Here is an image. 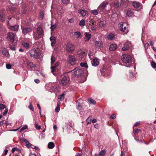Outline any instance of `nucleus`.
Wrapping results in <instances>:
<instances>
[{
    "label": "nucleus",
    "instance_id": "obj_21",
    "mask_svg": "<svg viewBox=\"0 0 156 156\" xmlns=\"http://www.w3.org/2000/svg\"><path fill=\"white\" fill-rule=\"evenodd\" d=\"M133 5L135 8H138L140 6V4L138 2H134L132 3Z\"/></svg>",
    "mask_w": 156,
    "mask_h": 156
},
{
    "label": "nucleus",
    "instance_id": "obj_48",
    "mask_svg": "<svg viewBox=\"0 0 156 156\" xmlns=\"http://www.w3.org/2000/svg\"><path fill=\"white\" fill-rule=\"evenodd\" d=\"M64 98V94H62L61 95L59 96V99H60L61 100H63Z\"/></svg>",
    "mask_w": 156,
    "mask_h": 156
},
{
    "label": "nucleus",
    "instance_id": "obj_39",
    "mask_svg": "<svg viewBox=\"0 0 156 156\" xmlns=\"http://www.w3.org/2000/svg\"><path fill=\"white\" fill-rule=\"evenodd\" d=\"M105 153V151L104 150H103L100 151L99 155L101 156H104Z\"/></svg>",
    "mask_w": 156,
    "mask_h": 156
},
{
    "label": "nucleus",
    "instance_id": "obj_63",
    "mask_svg": "<svg viewBox=\"0 0 156 156\" xmlns=\"http://www.w3.org/2000/svg\"><path fill=\"white\" fill-rule=\"evenodd\" d=\"M125 154V152H124L122 150L121 151V154L120 156H124Z\"/></svg>",
    "mask_w": 156,
    "mask_h": 156
},
{
    "label": "nucleus",
    "instance_id": "obj_64",
    "mask_svg": "<svg viewBox=\"0 0 156 156\" xmlns=\"http://www.w3.org/2000/svg\"><path fill=\"white\" fill-rule=\"evenodd\" d=\"M23 141L25 142L26 144L28 142H29V141H27V139H23Z\"/></svg>",
    "mask_w": 156,
    "mask_h": 156
},
{
    "label": "nucleus",
    "instance_id": "obj_10",
    "mask_svg": "<svg viewBox=\"0 0 156 156\" xmlns=\"http://www.w3.org/2000/svg\"><path fill=\"white\" fill-rule=\"evenodd\" d=\"M7 24L9 25L8 28L10 30H13L14 31H17L19 28V25H16L14 26H11L10 24L9 21H8Z\"/></svg>",
    "mask_w": 156,
    "mask_h": 156
},
{
    "label": "nucleus",
    "instance_id": "obj_26",
    "mask_svg": "<svg viewBox=\"0 0 156 156\" xmlns=\"http://www.w3.org/2000/svg\"><path fill=\"white\" fill-rule=\"evenodd\" d=\"M37 34L41 36L43 34V30L41 28L38 27L37 28Z\"/></svg>",
    "mask_w": 156,
    "mask_h": 156
},
{
    "label": "nucleus",
    "instance_id": "obj_35",
    "mask_svg": "<svg viewBox=\"0 0 156 156\" xmlns=\"http://www.w3.org/2000/svg\"><path fill=\"white\" fill-rule=\"evenodd\" d=\"M108 5V3L107 2H103L102 4L100 5L102 6V8H103L105 10V7L107 6V5Z\"/></svg>",
    "mask_w": 156,
    "mask_h": 156
},
{
    "label": "nucleus",
    "instance_id": "obj_14",
    "mask_svg": "<svg viewBox=\"0 0 156 156\" xmlns=\"http://www.w3.org/2000/svg\"><path fill=\"white\" fill-rule=\"evenodd\" d=\"M78 12L83 16H86L88 14L87 11L85 10L80 9L78 10Z\"/></svg>",
    "mask_w": 156,
    "mask_h": 156
},
{
    "label": "nucleus",
    "instance_id": "obj_17",
    "mask_svg": "<svg viewBox=\"0 0 156 156\" xmlns=\"http://www.w3.org/2000/svg\"><path fill=\"white\" fill-rule=\"evenodd\" d=\"M95 45L96 47L99 48L102 46V42L101 41H96Z\"/></svg>",
    "mask_w": 156,
    "mask_h": 156
},
{
    "label": "nucleus",
    "instance_id": "obj_41",
    "mask_svg": "<svg viewBox=\"0 0 156 156\" xmlns=\"http://www.w3.org/2000/svg\"><path fill=\"white\" fill-rule=\"evenodd\" d=\"M20 151V152L21 151L19 149H18L17 148L15 147L13 148L12 149V153H14L15 151Z\"/></svg>",
    "mask_w": 156,
    "mask_h": 156
},
{
    "label": "nucleus",
    "instance_id": "obj_56",
    "mask_svg": "<svg viewBox=\"0 0 156 156\" xmlns=\"http://www.w3.org/2000/svg\"><path fill=\"white\" fill-rule=\"evenodd\" d=\"M6 67L8 69H11V65L9 64H7L6 65Z\"/></svg>",
    "mask_w": 156,
    "mask_h": 156
},
{
    "label": "nucleus",
    "instance_id": "obj_9",
    "mask_svg": "<svg viewBox=\"0 0 156 156\" xmlns=\"http://www.w3.org/2000/svg\"><path fill=\"white\" fill-rule=\"evenodd\" d=\"M70 79L68 76H64L61 81V84L63 86L67 84L69 82Z\"/></svg>",
    "mask_w": 156,
    "mask_h": 156
},
{
    "label": "nucleus",
    "instance_id": "obj_34",
    "mask_svg": "<svg viewBox=\"0 0 156 156\" xmlns=\"http://www.w3.org/2000/svg\"><path fill=\"white\" fill-rule=\"evenodd\" d=\"M88 101L90 104H93L94 105L96 103V101L91 98H89L88 99Z\"/></svg>",
    "mask_w": 156,
    "mask_h": 156
},
{
    "label": "nucleus",
    "instance_id": "obj_7",
    "mask_svg": "<svg viewBox=\"0 0 156 156\" xmlns=\"http://www.w3.org/2000/svg\"><path fill=\"white\" fill-rule=\"evenodd\" d=\"M75 47L74 45L70 43H68L66 45V50L69 52L74 51L75 50Z\"/></svg>",
    "mask_w": 156,
    "mask_h": 156
},
{
    "label": "nucleus",
    "instance_id": "obj_55",
    "mask_svg": "<svg viewBox=\"0 0 156 156\" xmlns=\"http://www.w3.org/2000/svg\"><path fill=\"white\" fill-rule=\"evenodd\" d=\"M10 49L12 50H16L15 48L13 46H10Z\"/></svg>",
    "mask_w": 156,
    "mask_h": 156
},
{
    "label": "nucleus",
    "instance_id": "obj_12",
    "mask_svg": "<svg viewBox=\"0 0 156 156\" xmlns=\"http://www.w3.org/2000/svg\"><path fill=\"white\" fill-rule=\"evenodd\" d=\"M131 45V43L129 41H126L124 43L123 47L122 48V51H126L128 50Z\"/></svg>",
    "mask_w": 156,
    "mask_h": 156
},
{
    "label": "nucleus",
    "instance_id": "obj_31",
    "mask_svg": "<svg viewBox=\"0 0 156 156\" xmlns=\"http://www.w3.org/2000/svg\"><path fill=\"white\" fill-rule=\"evenodd\" d=\"M2 53L3 55L6 56H7L9 55L8 51L6 49H3L2 51Z\"/></svg>",
    "mask_w": 156,
    "mask_h": 156
},
{
    "label": "nucleus",
    "instance_id": "obj_42",
    "mask_svg": "<svg viewBox=\"0 0 156 156\" xmlns=\"http://www.w3.org/2000/svg\"><path fill=\"white\" fill-rule=\"evenodd\" d=\"M151 65L152 68H156V64L154 62L152 61L151 62Z\"/></svg>",
    "mask_w": 156,
    "mask_h": 156
},
{
    "label": "nucleus",
    "instance_id": "obj_36",
    "mask_svg": "<svg viewBox=\"0 0 156 156\" xmlns=\"http://www.w3.org/2000/svg\"><path fill=\"white\" fill-rule=\"evenodd\" d=\"M98 11L97 9H94L91 11V13L92 14L94 15H97L98 14Z\"/></svg>",
    "mask_w": 156,
    "mask_h": 156
},
{
    "label": "nucleus",
    "instance_id": "obj_52",
    "mask_svg": "<svg viewBox=\"0 0 156 156\" xmlns=\"http://www.w3.org/2000/svg\"><path fill=\"white\" fill-rule=\"evenodd\" d=\"M92 20L91 19H89L87 21V23L89 24L90 26L91 25Z\"/></svg>",
    "mask_w": 156,
    "mask_h": 156
},
{
    "label": "nucleus",
    "instance_id": "obj_32",
    "mask_svg": "<svg viewBox=\"0 0 156 156\" xmlns=\"http://www.w3.org/2000/svg\"><path fill=\"white\" fill-rule=\"evenodd\" d=\"M22 44L26 48H28L30 47V44L28 43L24 42L22 43Z\"/></svg>",
    "mask_w": 156,
    "mask_h": 156
},
{
    "label": "nucleus",
    "instance_id": "obj_40",
    "mask_svg": "<svg viewBox=\"0 0 156 156\" xmlns=\"http://www.w3.org/2000/svg\"><path fill=\"white\" fill-rule=\"evenodd\" d=\"M51 65L55 61V57L53 56H52L51 58Z\"/></svg>",
    "mask_w": 156,
    "mask_h": 156
},
{
    "label": "nucleus",
    "instance_id": "obj_1",
    "mask_svg": "<svg viewBox=\"0 0 156 156\" xmlns=\"http://www.w3.org/2000/svg\"><path fill=\"white\" fill-rule=\"evenodd\" d=\"M72 72L73 73L72 76L75 77H79L83 73V70L82 68H76L69 72Z\"/></svg>",
    "mask_w": 156,
    "mask_h": 156
},
{
    "label": "nucleus",
    "instance_id": "obj_53",
    "mask_svg": "<svg viewBox=\"0 0 156 156\" xmlns=\"http://www.w3.org/2000/svg\"><path fill=\"white\" fill-rule=\"evenodd\" d=\"M62 2L65 4H67L69 3L68 0H62Z\"/></svg>",
    "mask_w": 156,
    "mask_h": 156
},
{
    "label": "nucleus",
    "instance_id": "obj_43",
    "mask_svg": "<svg viewBox=\"0 0 156 156\" xmlns=\"http://www.w3.org/2000/svg\"><path fill=\"white\" fill-rule=\"evenodd\" d=\"M5 108V106L3 104H0V111Z\"/></svg>",
    "mask_w": 156,
    "mask_h": 156
},
{
    "label": "nucleus",
    "instance_id": "obj_13",
    "mask_svg": "<svg viewBox=\"0 0 156 156\" xmlns=\"http://www.w3.org/2000/svg\"><path fill=\"white\" fill-rule=\"evenodd\" d=\"M106 24V21L103 19L100 20L98 23V25L100 27H104Z\"/></svg>",
    "mask_w": 156,
    "mask_h": 156
},
{
    "label": "nucleus",
    "instance_id": "obj_62",
    "mask_svg": "<svg viewBox=\"0 0 156 156\" xmlns=\"http://www.w3.org/2000/svg\"><path fill=\"white\" fill-rule=\"evenodd\" d=\"M34 82L37 83H39L40 82V81L38 79H36L34 80Z\"/></svg>",
    "mask_w": 156,
    "mask_h": 156
},
{
    "label": "nucleus",
    "instance_id": "obj_23",
    "mask_svg": "<svg viewBox=\"0 0 156 156\" xmlns=\"http://www.w3.org/2000/svg\"><path fill=\"white\" fill-rule=\"evenodd\" d=\"M61 103L59 101L58 102L57 105V106L55 109V111L56 112H58L60 109V105Z\"/></svg>",
    "mask_w": 156,
    "mask_h": 156
},
{
    "label": "nucleus",
    "instance_id": "obj_24",
    "mask_svg": "<svg viewBox=\"0 0 156 156\" xmlns=\"http://www.w3.org/2000/svg\"><path fill=\"white\" fill-rule=\"evenodd\" d=\"M74 35L77 38H79L82 37L81 33L79 31L74 32Z\"/></svg>",
    "mask_w": 156,
    "mask_h": 156
},
{
    "label": "nucleus",
    "instance_id": "obj_50",
    "mask_svg": "<svg viewBox=\"0 0 156 156\" xmlns=\"http://www.w3.org/2000/svg\"><path fill=\"white\" fill-rule=\"evenodd\" d=\"M134 127H133V133H138L139 132V130L138 129H134Z\"/></svg>",
    "mask_w": 156,
    "mask_h": 156
},
{
    "label": "nucleus",
    "instance_id": "obj_38",
    "mask_svg": "<svg viewBox=\"0 0 156 156\" xmlns=\"http://www.w3.org/2000/svg\"><path fill=\"white\" fill-rule=\"evenodd\" d=\"M27 65L30 66V68H33L35 66V65L33 63L28 62H27Z\"/></svg>",
    "mask_w": 156,
    "mask_h": 156
},
{
    "label": "nucleus",
    "instance_id": "obj_44",
    "mask_svg": "<svg viewBox=\"0 0 156 156\" xmlns=\"http://www.w3.org/2000/svg\"><path fill=\"white\" fill-rule=\"evenodd\" d=\"M114 5L115 8H117L120 5V4L119 2H116L114 4Z\"/></svg>",
    "mask_w": 156,
    "mask_h": 156
},
{
    "label": "nucleus",
    "instance_id": "obj_2",
    "mask_svg": "<svg viewBox=\"0 0 156 156\" xmlns=\"http://www.w3.org/2000/svg\"><path fill=\"white\" fill-rule=\"evenodd\" d=\"M121 59L124 63L127 64L131 62L132 58L130 55L126 54L122 56Z\"/></svg>",
    "mask_w": 156,
    "mask_h": 156
},
{
    "label": "nucleus",
    "instance_id": "obj_5",
    "mask_svg": "<svg viewBox=\"0 0 156 156\" xmlns=\"http://www.w3.org/2000/svg\"><path fill=\"white\" fill-rule=\"evenodd\" d=\"M29 53L31 57L37 58L39 56V54L38 53L35 49H33L29 51Z\"/></svg>",
    "mask_w": 156,
    "mask_h": 156
},
{
    "label": "nucleus",
    "instance_id": "obj_8",
    "mask_svg": "<svg viewBox=\"0 0 156 156\" xmlns=\"http://www.w3.org/2000/svg\"><path fill=\"white\" fill-rule=\"evenodd\" d=\"M21 29L22 33L24 35H26L27 33L32 31V29L30 27H24L21 26Z\"/></svg>",
    "mask_w": 156,
    "mask_h": 156
},
{
    "label": "nucleus",
    "instance_id": "obj_29",
    "mask_svg": "<svg viewBox=\"0 0 156 156\" xmlns=\"http://www.w3.org/2000/svg\"><path fill=\"white\" fill-rule=\"evenodd\" d=\"M55 147V144L52 142H50L48 144V147L50 149H52Z\"/></svg>",
    "mask_w": 156,
    "mask_h": 156
},
{
    "label": "nucleus",
    "instance_id": "obj_18",
    "mask_svg": "<svg viewBox=\"0 0 156 156\" xmlns=\"http://www.w3.org/2000/svg\"><path fill=\"white\" fill-rule=\"evenodd\" d=\"M126 15L129 17L134 16V12L131 9L128 10L126 13Z\"/></svg>",
    "mask_w": 156,
    "mask_h": 156
},
{
    "label": "nucleus",
    "instance_id": "obj_11",
    "mask_svg": "<svg viewBox=\"0 0 156 156\" xmlns=\"http://www.w3.org/2000/svg\"><path fill=\"white\" fill-rule=\"evenodd\" d=\"M59 63V62H57L54 66H51V73L54 75H55L56 74V71L57 70L56 67L58 66Z\"/></svg>",
    "mask_w": 156,
    "mask_h": 156
},
{
    "label": "nucleus",
    "instance_id": "obj_30",
    "mask_svg": "<svg viewBox=\"0 0 156 156\" xmlns=\"http://www.w3.org/2000/svg\"><path fill=\"white\" fill-rule=\"evenodd\" d=\"M76 107L77 109L80 110H82V106L80 104V103L78 101L76 103Z\"/></svg>",
    "mask_w": 156,
    "mask_h": 156
},
{
    "label": "nucleus",
    "instance_id": "obj_27",
    "mask_svg": "<svg viewBox=\"0 0 156 156\" xmlns=\"http://www.w3.org/2000/svg\"><path fill=\"white\" fill-rule=\"evenodd\" d=\"M85 22L84 19H82L79 23V25L81 27H84L85 25Z\"/></svg>",
    "mask_w": 156,
    "mask_h": 156
},
{
    "label": "nucleus",
    "instance_id": "obj_58",
    "mask_svg": "<svg viewBox=\"0 0 156 156\" xmlns=\"http://www.w3.org/2000/svg\"><path fill=\"white\" fill-rule=\"evenodd\" d=\"M28 107L32 111H33L34 109V107L31 105V104H30V105Z\"/></svg>",
    "mask_w": 156,
    "mask_h": 156
},
{
    "label": "nucleus",
    "instance_id": "obj_37",
    "mask_svg": "<svg viewBox=\"0 0 156 156\" xmlns=\"http://www.w3.org/2000/svg\"><path fill=\"white\" fill-rule=\"evenodd\" d=\"M96 24L94 25H91L90 26L91 29L94 32H95L96 30Z\"/></svg>",
    "mask_w": 156,
    "mask_h": 156
},
{
    "label": "nucleus",
    "instance_id": "obj_19",
    "mask_svg": "<svg viewBox=\"0 0 156 156\" xmlns=\"http://www.w3.org/2000/svg\"><path fill=\"white\" fill-rule=\"evenodd\" d=\"M3 11H0V21L3 22L5 21V17L3 15Z\"/></svg>",
    "mask_w": 156,
    "mask_h": 156
},
{
    "label": "nucleus",
    "instance_id": "obj_20",
    "mask_svg": "<svg viewBox=\"0 0 156 156\" xmlns=\"http://www.w3.org/2000/svg\"><path fill=\"white\" fill-rule=\"evenodd\" d=\"M117 48V45L115 44H112L110 45L109 50L111 51L115 50Z\"/></svg>",
    "mask_w": 156,
    "mask_h": 156
},
{
    "label": "nucleus",
    "instance_id": "obj_60",
    "mask_svg": "<svg viewBox=\"0 0 156 156\" xmlns=\"http://www.w3.org/2000/svg\"><path fill=\"white\" fill-rule=\"evenodd\" d=\"M8 110L7 109H5V111L4 112H3V114L4 115H5L8 112Z\"/></svg>",
    "mask_w": 156,
    "mask_h": 156
},
{
    "label": "nucleus",
    "instance_id": "obj_3",
    "mask_svg": "<svg viewBox=\"0 0 156 156\" xmlns=\"http://www.w3.org/2000/svg\"><path fill=\"white\" fill-rule=\"evenodd\" d=\"M86 55V53L80 50L77 52L76 56L79 60L83 61L84 60Z\"/></svg>",
    "mask_w": 156,
    "mask_h": 156
},
{
    "label": "nucleus",
    "instance_id": "obj_33",
    "mask_svg": "<svg viewBox=\"0 0 156 156\" xmlns=\"http://www.w3.org/2000/svg\"><path fill=\"white\" fill-rule=\"evenodd\" d=\"M80 65L81 67H84L87 69L88 68V66L87 63L81 62L80 63Z\"/></svg>",
    "mask_w": 156,
    "mask_h": 156
},
{
    "label": "nucleus",
    "instance_id": "obj_28",
    "mask_svg": "<svg viewBox=\"0 0 156 156\" xmlns=\"http://www.w3.org/2000/svg\"><path fill=\"white\" fill-rule=\"evenodd\" d=\"M98 10L99 12L100 13H102L104 12L105 11V9L102 8V6L101 5H100L98 6Z\"/></svg>",
    "mask_w": 156,
    "mask_h": 156
},
{
    "label": "nucleus",
    "instance_id": "obj_45",
    "mask_svg": "<svg viewBox=\"0 0 156 156\" xmlns=\"http://www.w3.org/2000/svg\"><path fill=\"white\" fill-rule=\"evenodd\" d=\"M56 28V26L55 25H52L51 24V30H53Z\"/></svg>",
    "mask_w": 156,
    "mask_h": 156
},
{
    "label": "nucleus",
    "instance_id": "obj_46",
    "mask_svg": "<svg viewBox=\"0 0 156 156\" xmlns=\"http://www.w3.org/2000/svg\"><path fill=\"white\" fill-rule=\"evenodd\" d=\"M44 13L42 11H41L40 12V18L41 19H43L44 18Z\"/></svg>",
    "mask_w": 156,
    "mask_h": 156
},
{
    "label": "nucleus",
    "instance_id": "obj_54",
    "mask_svg": "<svg viewBox=\"0 0 156 156\" xmlns=\"http://www.w3.org/2000/svg\"><path fill=\"white\" fill-rule=\"evenodd\" d=\"M56 43V40L55 41H51V45L52 46H54L55 44Z\"/></svg>",
    "mask_w": 156,
    "mask_h": 156
},
{
    "label": "nucleus",
    "instance_id": "obj_61",
    "mask_svg": "<svg viewBox=\"0 0 156 156\" xmlns=\"http://www.w3.org/2000/svg\"><path fill=\"white\" fill-rule=\"evenodd\" d=\"M8 150L7 149H5L4 152V154L5 155H6L7 154L8 152Z\"/></svg>",
    "mask_w": 156,
    "mask_h": 156
},
{
    "label": "nucleus",
    "instance_id": "obj_22",
    "mask_svg": "<svg viewBox=\"0 0 156 156\" xmlns=\"http://www.w3.org/2000/svg\"><path fill=\"white\" fill-rule=\"evenodd\" d=\"M115 37V35L112 33L109 34L107 37V39L109 40H112L114 39Z\"/></svg>",
    "mask_w": 156,
    "mask_h": 156
},
{
    "label": "nucleus",
    "instance_id": "obj_57",
    "mask_svg": "<svg viewBox=\"0 0 156 156\" xmlns=\"http://www.w3.org/2000/svg\"><path fill=\"white\" fill-rule=\"evenodd\" d=\"M111 118L112 119H114L116 118V116L114 114H112L111 115Z\"/></svg>",
    "mask_w": 156,
    "mask_h": 156
},
{
    "label": "nucleus",
    "instance_id": "obj_15",
    "mask_svg": "<svg viewBox=\"0 0 156 156\" xmlns=\"http://www.w3.org/2000/svg\"><path fill=\"white\" fill-rule=\"evenodd\" d=\"M98 59L97 58H94L91 61V64L92 66H96L99 64Z\"/></svg>",
    "mask_w": 156,
    "mask_h": 156
},
{
    "label": "nucleus",
    "instance_id": "obj_6",
    "mask_svg": "<svg viewBox=\"0 0 156 156\" xmlns=\"http://www.w3.org/2000/svg\"><path fill=\"white\" fill-rule=\"evenodd\" d=\"M68 62L69 64L71 65H75L76 62V60L74 56L69 55L68 56Z\"/></svg>",
    "mask_w": 156,
    "mask_h": 156
},
{
    "label": "nucleus",
    "instance_id": "obj_47",
    "mask_svg": "<svg viewBox=\"0 0 156 156\" xmlns=\"http://www.w3.org/2000/svg\"><path fill=\"white\" fill-rule=\"evenodd\" d=\"M35 127L37 129L39 130L41 129V126L38 125L37 124L35 123Z\"/></svg>",
    "mask_w": 156,
    "mask_h": 156
},
{
    "label": "nucleus",
    "instance_id": "obj_4",
    "mask_svg": "<svg viewBox=\"0 0 156 156\" xmlns=\"http://www.w3.org/2000/svg\"><path fill=\"white\" fill-rule=\"evenodd\" d=\"M7 38L10 40L12 42H13L16 40V33L9 32L7 34Z\"/></svg>",
    "mask_w": 156,
    "mask_h": 156
},
{
    "label": "nucleus",
    "instance_id": "obj_51",
    "mask_svg": "<svg viewBox=\"0 0 156 156\" xmlns=\"http://www.w3.org/2000/svg\"><path fill=\"white\" fill-rule=\"evenodd\" d=\"M50 40L51 41H53L56 40L55 37H51L50 38Z\"/></svg>",
    "mask_w": 156,
    "mask_h": 156
},
{
    "label": "nucleus",
    "instance_id": "obj_25",
    "mask_svg": "<svg viewBox=\"0 0 156 156\" xmlns=\"http://www.w3.org/2000/svg\"><path fill=\"white\" fill-rule=\"evenodd\" d=\"M123 23L122 22L120 23L119 25V27H120L121 29L120 30L122 31H124L126 29V27H124L123 28Z\"/></svg>",
    "mask_w": 156,
    "mask_h": 156
},
{
    "label": "nucleus",
    "instance_id": "obj_16",
    "mask_svg": "<svg viewBox=\"0 0 156 156\" xmlns=\"http://www.w3.org/2000/svg\"><path fill=\"white\" fill-rule=\"evenodd\" d=\"M84 35L85 37L84 38L85 39V41H88L91 37V34L89 33L85 32L84 33Z\"/></svg>",
    "mask_w": 156,
    "mask_h": 156
},
{
    "label": "nucleus",
    "instance_id": "obj_49",
    "mask_svg": "<svg viewBox=\"0 0 156 156\" xmlns=\"http://www.w3.org/2000/svg\"><path fill=\"white\" fill-rule=\"evenodd\" d=\"M26 146L27 147L29 148L30 147H32V146H33V145L28 142Z\"/></svg>",
    "mask_w": 156,
    "mask_h": 156
},
{
    "label": "nucleus",
    "instance_id": "obj_59",
    "mask_svg": "<svg viewBox=\"0 0 156 156\" xmlns=\"http://www.w3.org/2000/svg\"><path fill=\"white\" fill-rule=\"evenodd\" d=\"M26 10L25 9H23L21 13L22 14H25L26 13Z\"/></svg>",
    "mask_w": 156,
    "mask_h": 156
}]
</instances>
